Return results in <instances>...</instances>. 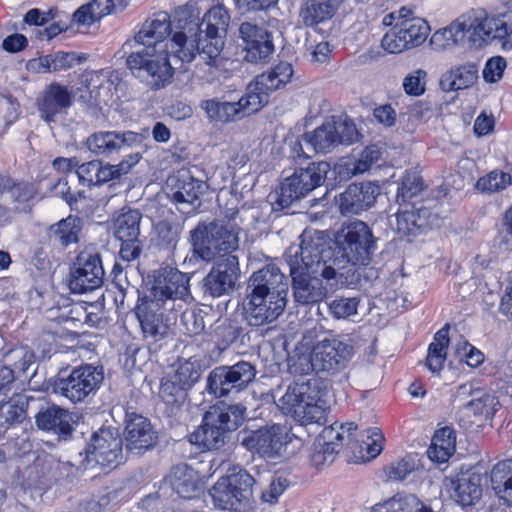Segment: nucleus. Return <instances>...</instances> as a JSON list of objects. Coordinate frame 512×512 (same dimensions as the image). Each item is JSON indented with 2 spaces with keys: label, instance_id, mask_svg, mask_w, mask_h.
I'll list each match as a JSON object with an SVG mask.
<instances>
[{
  "label": "nucleus",
  "instance_id": "obj_44",
  "mask_svg": "<svg viewBox=\"0 0 512 512\" xmlns=\"http://www.w3.org/2000/svg\"><path fill=\"white\" fill-rule=\"evenodd\" d=\"M207 390L210 394L218 398L236 392L227 366L216 367L209 373L207 378Z\"/></svg>",
  "mask_w": 512,
  "mask_h": 512
},
{
  "label": "nucleus",
  "instance_id": "obj_29",
  "mask_svg": "<svg viewBox=\"0 0 512 512\" xmlns=\"http://www.w3.org/2000/svg\"><path fill=\"white\" fill-rule=\"evenodd\" d=\"M432 222V213L425 207H406L396 214L397 232L402 236L416 237L425 233L432 226Z\"/></svg>",
  "mask_w": 512,
  "mask_h": 512
},
{
  "label": "nucleus",
  "instance_id": "obj_26",
  "mask_svg": "<svg viewBox=\"0 0 512 512\" xmlns=\"http://www.w3.org/2000/svg\"><path fill=\"white\" fill-rule=\"evenodd\" d=\"M448 491L457 504L473 506L482 497V477L471 470L461 471L449 480Z\"/></svg>",
  "mask_w": 512,
  "mask_h": 512
},
{
  "label": "nucleus",
  "instance_id": "obj_45",
  "mask_svg": "<svg viewBox=\"0 0 512 512\" xmlns=\"http://www.w3.org/2000/svg\"><path fill=\"white\" fill-rule=\"evenodd\" d=\"M207 390L210 394L218 398L236 392L227 366L216 367L209 373L207 378Z\"/></svg>",
  "mask_w": 512,
  "mask_h": 512
},
{
  "label": "nucleus",
  "instance_id": "obj_54",
  "mask_svg": "<svg viewBox=\"0 0 512 512\" xmlns=\"http://www.w3.org/2000/svg\"><path fill=\"white\" fill-rule=\"evenodd\" d=\"M511 459L498 462L491 471L492 488L502 499V489L507 486V480L510 476Z\"/></svg>",
  "mask_w": 512,
  "mask_h": 512
},
{
  "label": "nucleus",
  "instance_id": "obj_24",
  "mask_svg": "<svg viewBox=\"0 0 512 512\" xmlns=\"http://www.w3.org/2000/svg\"><path fill=\"white\" fill-rule=\"evenodd\" d=\"M125 446L128 453L141 455L156 443V435L150 421L138 414H127Z\"/></svg>",
  "mask_w": 512,
  "mask_h": 512
},
{
  "label": "nucleus",
  "instance_id": "obj_46",
  "mask_svg": "<svg viewBox=\"0 0 512 512\" xmlns=\"http://www.w3.org/2000/svg\"><path fill=\"white\" fill-rule=\"evenodd\" d=\"M201 372L200 360L193 356L178 361L173 378L189 389L199 380Z\"/></svg>",
  "mask_w": 512,
  "mask_h": 512
},
{
  "label": "nucleus",
  "instance_id": "obj_22",
  "mask_svg": "<svg viewBox=\"0 0 512 512\" xmlns=\"http://www.w3.org/2000/svg\"><path fill=\"white\" fill-rule=\"evenodd\" d=\"M239 275L238 256L217 260L204 279L205 291L213 297L222 296L234 288Z\"/></svg>",
  "mask_w": 512,
  "mask_h": 512
},
{
  "label": "nucleus",
  "instance_id": "obj_47",
  "mask_svg": "<svg viewBox=\"0 0 512 512\" xmlns=\"http://www.w3.org/2000/svg\"><path fill=\"white\" fill-rule=\"evenodd\" d=\"M140 160L138 153L129 155L117 165L99 163V185L111 180L119 179L122 175L127 174L133 166Z\"/></svg>",
  "mask_w": 512,
  "mask_h": 512
},
{
  "label": "nucleus",
  "instance_id": "obj_48",
  "mask_svg": "<svg viewBox=\"0 0 512 512\" xmlns=\"http://www.w3.org/2000/svg\"><path fill=\"white\" fill-rule=\"evenodd\" d=\"M232 383L236 392L245 389L256 377V368L247 361H240L234 365L227 366Z\"/></svg>",
  "mask_w": 512,
  "mask_h": 512
},
{
  "label": "nucleus",
  "instance_id": "obj_23",
  "mask_svg": "<svg viewBox=\"0 0 512 512\" xmlns=\"http://www.w3.org/2000/svg\"><path fill=\"white\" fill-rule=\"evenodd\" d=\"M140 142V135L132 131H99L87 138V147L96 156L111 157Z\"/></svg>",
  "mask_w": 512,
  "mask_h": 512
},
{
  "label": "nucleus",
  "instance_id": "obj_41",
  "mask_svg": "<svg viewBox=\"0 0 512 512\" xmlns=\"http://www.w3.org/2000/svg\"><path fill=\"white\" fill-rule=\"evenodd\" d=\"M1 194L4 197H9L16 204L15 209L19 211H26L29 208V202L36 194L34 184L21 182L12 184L9 178L0 179Z\"/></svg>",
  "mask_w": 512,
  "mask_h": 512
},
{
  "label": "nucleus",
  "instance_id": "obj_6",
  "mask_svg": "<svg viewBox=\"0 0 512 512\" xmlns=\"http://www.w3.org/2000/svg\"><path fill=\"white\" fill-rule=\"evenodd\" d=\"M245 407L221 404L211 407L202 424L189 436V441L200 448L212 450L225 444L229 433L244 420Z\"/></svg>",
  "mask_w": 512,
  "mask_h": 512
},
{
  "label": "nucleus",
  "instance_id": "obj_8",
  "mask_svg": "<svg viewBox=\"0 0 512 512\" xmlns=\"http://www.w3.org/2000/svg\"><path fill=\"white\" fill-rule=\"evenodd\" d=\"M285 415H290L301 425L321 423L325 417L321 390L316 379L294 382L276 402Z\"/></svg>",
  "mask_w": 512,
  "mask_h": 512
},
{
  "label": "nucleus",
  "instance_id": "obj_52",
  "mask_svg": "<svg viewBox=\"0 0 512 512\" xmlns=\"http://www.w3.org/2000/svg\"><path fill=\"white\" fill-rule=\"evenodd\" d=\"M187 387L177 383L175 378L171 381L162 383L160 388V395L165 403L170 405H180L186 398Z\"/></svg>",
  "mask_w": 512,
  "mask_h": 512
},
{
  "label": "nucleus",
  "instance_id": "obj_58",
  "mask_svg": "<svg viewBox=\"0 0 512 512\" xmlns=\"http://www.w3.org/2000/svg\"><path fill=\"white\" fill-rule=\"evenodd\" d=\"M25 416V410L12 402H6L0 405V426L8 427L21 422Z\"/></svg>",
  "mask_w": 512,
  "mask_h": 512
},
{
  "label": "nucleus",
  "instance_id": "obj_4",
  "mask_svg": "<svg viewBox=\"0 0 512 512\" xmlns=\"http://www.w3.org/2000/svg\"><path fill=\"white\" fill-rule=\"evenodd\" d=\"M229 22L228 10L220 4L211 7L201 23L180 18L176 27L180 30L172 38L173 53L181 62H191L199 54L210 64L223 49Z\"/></svg>",
  "mask_w": 512,
  "mask_h": 512
},
{
  "label": "nucleus",
  "instance_id": "obj_15",
  "mask_svg": "<svg viewBox=\"0 0 512 512\" xmlns=\"http://www.w3.org/2000/svg\"><path fill=\"white\" fill-rule=\"evenodd\" d=\"M431 31L429 23L424 18L406 19L388 30L381 40L382 48L397 54L421 46Z\"/></svg>",
  "mask_w": 512,
  "mask_h": 512
},
{
  "label": "nucleus",
  "instance_id": "obj_57",
  "mask_svg": "<svg viewBox=\"0 0 512 512\" xmlns=\"http://www.w3.org/2000/svg\"><path fill=\"white\" fill-rule=\"evenodd\" d=\"M333 173L339 181H347L352 177L361 174L358 171L355 156H346L340 158L334 165Z\"/></svg>",
  "mask_w": 512,
  "mask_h": 512
},
{
  "label": "nucleus",
  "instance_id": "obj_49",
  "mask_svg": "<svg viewBox=\"0 0 512 512\" xmlns=\"http://www.w3.org/2000/svg\"><path fill=\"white\" fill-rule=\"evenodd\" d=\"M423 188L421 176L416 171H408L401 179L397 190V201L405 203L418 195Z\"/></svg>",
  "mask_w": 512,
  "mask_h": 512
},
{
  "label": "nucleus",
  "instance_id": "obj_40",
  "mask_svg": "<svg viewBox=\"0 0 512 512\" xmlns=\"http://www.w3.org/2000/svg\"><path fill=\"white\" fill-rule=\"evenodd\" d=\"M141 214L138 210L123 208L113 220V231L120 241L138 240Z\"/></svg>",
  "mask_w": 512,
  "mask_h": 512
},
{
  "label": "nucleus",
  "instance_id": "obj_28",
  "mask_svg": "<svg viewBox=\"0 0 512 512\" xmlns=\"http://www.w3.org/2000/svg\"><path fill=\"white\" fill-rule=\"evenodd\" d=\"M73 93L58 83L50 84L38 101L40 117L46 122L56 121L59 115L66 113L73 103Z\"/></svg>",
  "mask_w": 512,
  "mask_h": 512
},
{
  "label": "nucleus",
  "instance_id": "obj_7",
  "mask_svg": "<svg viewBox=\"0 0 512 512\" xmlns=\"http://www.w3.org/2000/svg\"><path fill=\"white\" fill-rule=\"evenodd\" d=\"M240 228L231 221L216 220L199 224L191 238L195 251L205 261L236 256Z\"/></svg>",
  "mask_w": 512,
  "mask_h": 512
},
{
  "label": "nucleus",
  "instance_id": "obj_60",
  "mask_svg": "<svg viewBox=\"0 0 512 512\" xmlns=\"http://www.w3.org/2000/svg\"><path fill=\"white\" fill-rule=\"evenodd\" d=\"M426 76L427 73L422 69L415 70L407 75L403 80L404 91L412 96H420L423 94L425 91Z\"/></svg>",
  "mask_w": 512,
  "mask_h": 512
},
{
  "label": "nucleus",
  "instance_id": "obj_32",
  "mask_svg": "<svg viewBox=\"0 0 512 512\" xmlns=\"http://www.w3.org/2000/svg\"><path fill=\"white\" fill-rule=\"evenodd\" d=\"M342 0H303L299 8V19L303 25L315 28L330 20Z\"/></svg>",
  "mask_w": 512,
  "mask_h": 512
},
{
  "label": "nucleus",
  "instance_id": "obj_10",
  "mask_svg": "<svg viewBox=\"0 0 512 512\" xmlns=\"http://www.w3.org/2000/svg\"><path fill=\"white\" fill-rule=\"evenodd\" d=\"M77 469L116 468L123 460V442L117 429L102 428L95 432L85 450L79 454Z\"/></svg>",
  "mask_w": 512,
  "mask_h": 512
},
{
  "label": "nucleus",
  "instance_id": "obj_64",
  "mask_svg": "<svg viewBox=\"0 0 512 512\" xmlns=\"http://www.w3.org/2000/svg\"><path fill=\"white\" fill-rule=\"evenodd\" d=\"M99 163L100 161L94 160L78 166L76 173L80 181L88 185H99Z\"/></svg>",
  "mask_w": 512,
  "mask_h": 512
},
{
  "label": "nucleus",
  "instance_id": "obj_16",
  "mask_svg": "<svg viewBox=\"0 0 512 512\" xmlns=\"http://www.w3.org/2000/svg\"><path fill=\"white\" fill-rule=\"evenodd\" d=\"M286 427L272 424L257 430L246 431L241 437V445L254 454L265 459L280 457L289 443Z\"/></svg>",
  "mask_w": 512,
  "mask_h": 512
},
{
  "label": "nucleus",
  "instance_id": "obj_13",
  "mask_svg": "<svg viewBox=\"0 0 512 512\" xmlns=\"http://www.w3.org/2000/svg\"><path fill=\"white\" fill-rule=\"evenodd\" d=\"M104 380L102 367L91 364L74 368L67 377L58 378L53 391L72 403H80L95 395Z\"/></svg>",
  "mask_w": 512,
  "mask_h": 512
},
{
  "label": "nucleus",
  "instance_id": "obj_55",
  "mask_svg": "<svg viewBox=\"0 0 512 512\" xmlns=\"http://www.w3.org/2000/svg\"><path fill=\"white\" fill-rule=\"evenodd\" d=\"M51 58L53 71H61L70 69L85 61L87 56L85 54H77L76 52H57L51 54Z\"/></svg>",
  "mask_w": 512,
  "mask_h": 512
},
{
  "label": "nucleus",
  "instance_id": "obj_18",
  "mask_svg": "<svg viewBox=\"0 0 512 512\" xmlns=\"http://www.w3.org/2000/svg\"><path fill=\"white\" fill-rule=\"evenodd\" d=\"M316 373L335 375L344 370L352 360L355 350L349 341L324 338L312 347Z\"/></svg>",
  "mask_w": 512,
  "mask_h": 512
},
{
  "label": "nucleus",
  "instance_id": "obj_50",
  "mask_svg": "<svg viewBox=\"0 0 512 512\" xmlns=\"http://www.w3.org/2000/svg\"><path fill=\"white\" fill-rule=\"evenodd\" d=\"M512 183V177L510 174L502 171H491L484 177H481L477 183V189L483 192H499L506 189Z\"/></svg>",
  "mask_w": 512,
  "mask_h": 512
},
{
  "label": "nucleus",
  "instance_id": "obj_30",
  "mask_svg": "<svg viewBox=\"0 0 512 512\" xmlns=\"http://www.w3.org/2000/svg\"><path fill=\"white\" fill-rule=\"evenodd\" d=\"M169 182L176 188L172 200L177 205H194L208 188L206 182L196 179L186 170L179 171L176 177L169 178Z\"/></svg>",
  "mask_w": 512,
  "mask_h": 512
},
{
  "label": "nucleus",
  "instance_id": "obj_1",
  "mask_svg": "<svg viewBox=\"0 0 512 512\" xmlns=\"http://www.w3.org/2000/svg\"><path fill=\"white\" fill-rule=\"evenodd\" d=\"M298 246L286 251L295 300L308 304L322 300L345 282L330 264L332 247L323 231L304 230Z\"/></svg>",
  "mask_w": 512,
  "mask_h": 512
},
{
  "label": "nucleus",
  "instance_id": "obj_51",
  "mask_svg": "<svg viewBox=\"0 0 512 512\" xmlns=\"http://www.w3.org/2000/svg\"><path fill=\"white\" fill-rule=\"evenodd\" d=\"M288 369L294 375H306L316 372L313 350L310 353H304L297 348L288 358Z\"/></svg>",
  "mask_w": 512,
  "mask_h": 512
},
{
  "label": "nucleus",
  "instance_id": "obj_9",
  "mask_svg": "<svg viewBox=\"0 0 512 512\" xmlns=\"http://www.w3.org/2000/svg\"><path fill=\"white\" fill-rule=\"evenodd\" d=\"M336 249L330 255V264L337 271L346 263L366 265L376 249L370 227L363 221L354 220L345 225L336 238Z\"/></svg>",
  "mask_w": 512,
  "mask_h": 512
},
{
  "label": "nucleus",
  "instance_id": "obj_39",
  "mask_svg": "<svg viewBox=\"0 0 512 512\" xmlns=\"http://www.w3.org/2000/svg\"><path fill=\"white\" fill-rule=\"evenodd\" d=\"M455 448L456 436L454 430L450 427H443L435 432L427 454L432 461L444 463L454 454Z\"/></svg>",
  "mask_w": 512,
  "mask_h": 512
},
{
  "label": "nucleus",
  "instance_id": "obj_61",
  "mask_svg": "<svg viewBox=\"0 0 512 512\" xmlns=\"http://www.w3.org/2000/svg\"><path fill=\"white\" fill-rule=\"evenodd\" d=\"M415 470V462L410 457H405L397 462L391 463L386 469L390 480H403Z\"/></svg>",
  "mask_w": 512,
  "mask_h": 512
},
{
  "label": "nucleus",
  "instance_id": "obj_20",
  "mask_svg": "<svg viewBox=\"0 0 512 512\" xmlns=\"http://www.w3.org/2000/svg\"><path fill=\"white\" fill-rule=\"evenodd\" d=\"M104 268L98 254L80 253L70 274L69 288L75 294H84L101 287Z\"/></svg>",
  "mask_w": 512,
  "mask_h": 512
},
{
  "label": "nucleus",
  "instance_id": "obj_34",
  "mask_svg": "<svg viewBox=\"0 0 512 512\" xmlns=\"http://www.w3.org/2000/svg\"><path fill=\"white\" fill-rule=\"evenodd\" d=\"M478 79V68L473 63L452 66L440 79L443 91H459L472 87Z\"/></svg>",
  "mask_w": 512,
  "mask_h": 512
},
{
  "label": "nucleus",
  "instance_id": "obj_43",
  "mask_svg": "<svg viewBox=\"0 0 512 512\" xmlns=\"http://www.w3.org/2000/svg\"><path fill=\"white\" fill-rule=\"evenodd\" d=\"M467 392L470 393L471 399L462 406V411L467 416L483 414L494 401L493 397L484 390H471L470 386L462 385L459 389V395L466 394Z\"/></svg>",
  "mask_w": 512,
  "mask_h": 512
},
{
  "label": "nucleus",
  "instance_id": "obj_42",
  "mask_svg": "<svg viewBox=\"0 0 512 512\" xmlns=\"http://www.w3.org/2000/svg\"><path fill=\"white\" fill-rule=\"evenodd\" d=\"M80 226L75 217L69 216L50 227V238L67 247L78 241Z\"/></svg>",
  "mask_w": 512,
  "mask_h": 512
},
{
  "label": "nucleus",
  "instance_id": "obj_38",
  "mask_svg": "<svg viewBox=\"0 0 512 512\" xmlns=\"http://www.w3.org/2000/svg\"><path fill=\"white\" fill-rule=\"evenodd\" d=\"M372 512H436L416 495L397 494L373 506Z\"/></svg>",
  "mask_w": 512,
  "mask_h": 512
},
{
  "label": "nucleus",
  "instance_id": "obj_19",
  "mask_svg": "<svg viewBox=\"0 0 512 512\" xmlns=\"http://www.w3.org/2000/svg\"><path fill=\"white\" fill-rule=\"evenodd\" d=\"M264 101L265 96L251 95L246 89L245 95L237 102L208 99L202 101L200 107L211 121L228 123L257 112L263 107Z\"/></svg>",
  "mask_w": 512,
  "mask_h": 512
},
{
  "label": "nucleus",
  "instance_id": "obj_37",
  "mask_svg": "<svg viewBox=\"0 0 512 512\" xmlns=\"http://www.w3.org/2000/svg\"><path fill=\"white\" fill-rule=\"evenodd\" d=\"M449 345V324H446L434 335L433 341L428 346L425 367L435 375H439L444 368L447 359Z\"/></svg>",
  "mask_w": 512,
  "mask_h": 512
},
{
  "label": "nucleus",
  "instance_id": "obj_63",
  "mask_svg": "<svg viewBox=\"0 0 512 512\" xmlns=\"http://www.w3.org/2000/svg\"><path fill=\"white\" fill-rule=\"evenodd\" d=\"M139 326L144 337L150 338L154 342L162 340L169 333L167 322H139Z\"/></svg>",
  "mask_w": 512,
  "mask_h": 512
},
{
  "label": "nucleus",
  "instance_id": "obj_56",
  "mask_svg": "<svg viewBox=\"0 0 512 512\" xmlns=\"http://www.w3.org/2000/svg\"><path fill=\"white\" fill-rule=\"evenodd\" d=\"M507 67L506 60L501 56H494L489 58L482 71V76L487 83L498 82Z\"/></svg>",
  "mask_w": 512,
  "mask_h": 512
},
{
  "label": "nucleus",
  "instance_id": "obj_21",
  "mask_svg": "<svg viewBox=\"0 0 512 512\" xmlns=\"http://www.w3.org/2000/svg\"><path fill=\"white\" fill-rule=\"evenodd\" d=\"M240 37L245 44V59L250 63L266 62L274 53L271 34L264 28L250 22L239 27Z\"/></svg>",
  "mask_w": 512,
  "mask_h": 512
},
{
  "label": "nucleus",
  "instance_id": "obj_5",
  "mask_svg": "<svg viewBox=\"0 0 512 512\" xmlns=\"http://www.w3.org/2000/svg\"><path fill=\"white\" fill-rule=\"evenodd\" d=\"M250 303L258 310L256 318L276 320L286 307L288 283L276 264H267L249 280Z\"/></svg>",
  "mask_w": 512,
  "mask_h": 512
},
{
  "label": "nucleus",
  "instance_id": "obj_33",
  "mask_svg": "<svg viewBox=\"0 0 512 512\" xmlns=\"http://www.w3.org/2000/svg\"><path fill=\"white\" fill-rule=\"evenodd\" d=\"M162 297H156L152 293V297H144L138 300L135 307V315L138 320H189L193 313L187 310L183 311L180 315L178 310H167L163 308Z\"/></svg>",
  "mask_w": 512,
  "mask_h": 512
},
{
  "label": "nucleus",
  "instance_id": "obj_14",
  "mask_svg": "<svg viewBox=\"0 0 512 512\" xmlns=\"http://www.w3.org/2000/svg\"><path fill=\"white\" fill-rule=\"evenodd\" d=\"M330 164L326 161L312 162L306 168H300L285 178L280 185L278 202L282 206H289L295 200L320 186L330 171Z\"/></svg>",
  "mask_w": 512,
  "mask_h": 512
},
{
  "label": "nucleus",
  "instance_id": "obj_25",
  "mask_svg": "<svg viewBox=\"0 0 512 512\" xmlns=\"http://www.w3.org/2000/svg\"><path fill=\"white\" fill-rule=\"evenodd\" d=\"M379 194V186L371 182L349 185L336 197V204L342 215L359 214L369 209Z\"/></svg>",
  "mask_w": 512,
  "mask_h": 512
},
{
  "label": "nucleus",
  "instance_id": "obj_11",
  "mask_svg": "<svg viewBox=\"0 0 512 512\" xmlns=\"http://www.w3.org/2000/svg\"><path fill=\"white\" fill-rule=\"evenodd\" d=\"M254 478L245 470L218 479L210 490L213 503L222 510L243 511L249 506Z\"/></svg>",
  "mask_w": 512,
  "mask_h": 512
},
{
  "label": "nucleus",
  "instance_id": "obj_59",
  "mask_svg": "<svg viewBox=\"0 0 512 512\" xmlns=\"http://www.w3.org/2000/svg\"><path fill=\"white\" fill-rule=\"evenodd\" d=\"M5 359L16 369L25 372L34 361V355L25 347H19L6 353Z\"/></svg>",
  "mask_w": 512,
  "mask_h": 512
},
{
  "label": "nucleus",
  "instance_id": "obj_35",
  "mask_svg": "<svg viewBox=\"0 0 512 512\" xmlns=\"http://www.w3.org/2000/svg\"><path fill=\"white\" fill-rule=\"evenodd\" d=\"M343 434L334 426L325 427L315 445L312 460L315 465L330 464L342 447Z\"/></svg>",
  "mask_w": 512,
  "mask_h": 512
},
{
  "label": "nucleus",
  "instance_id": "obj_31",
  "mask_svg": "<svg viewBox=\"0 0 512 512\" xmlns=\"http://www.w3.org/2000/svg\"><path fill=\"white\" fill-rule=\"evenodd\" d=\"M72 423V414L59 406L48 407L36 415V425L39 429L52 432L64 439L72 434Z\"/></svg>",
  "mask_w": 512,
  "mask_h": 512
},
{
  "label": "nucleus",
  "instance_id": "obj_12",
  "mask_svg": "<svg viewBox=\"0 0 512 512\" xmlns=\"http://www.w3.org/2000/svg\"><path fill=\"white\" fill-rule=\"evenodd\" d=\"M358 139L355 124L348 119L334 118L303 135V141L311 153H327L340 144H352Z\"/></svg>",
  "mask_w": 512,
  "mask_h": 512
},
{
  "label": "nucleus",
  "instance_id": "obj_2",
  "mask_svg": "<svg viewBox=\"0 0 512 512\" xmlns=\"http://www.w3.org/2000/svg\"><path fill=\"white\" fill-rule=\"evenodd\" d=\"M180 18L179 16L174 27L167 12L156 13L147 19L135 36L136 42L144 48L127 57V67L153 89L164 88L172 80L174 68L170 62V54L180 60L173 53L172 47L173 34Z\"/></svg>",
  "mask_w": 512,
  "mask_h": 512
},
{
  "label": "nucleus",
  "instance_id": "obj_27",
  "mask_svg": "<svg viewBox=\"0 0 512 512\" xmlns=\"http://www.w3.org/2000/svg\"><path fill=\"white\" fill-rule=\"evenodd\" d=\"M293 73V67L290 63L280 62L269 71L258 75L248 85L247 90L251 95L265 96V101L263 102V106H265L269 101L270 92L278 90L289 83Z\"/></svg>",
  "mask_w": 512,
  "mask_h": 512
},
{
  "label": "nucleus",
  "instance_id": "obj_17",
  "mask_svg": "<svg viewBox=\"0 0 512 512\" xmlns=\"http://www.w3.org/2000/svg\"><path fill=\"white\" fill-rule=\"evenodd\" d=\"M152 293L164 299V309L176 310L177 307V310H182L190 297L189 277L176 268H162L155 276Z\"/></svg>",
  "mask_w": 512,
  "mask_h": 512
},
{
  "label": "nucleus",
  "instance_id": "obj_3",
  "mask_svg": "<svg viewBox=\"0 0 512 512\" xmlns=\"http://www.w3.org/2000/svg\"><path fill=\"white\" fill-rule=\"evenodd\" d=\"M466 36L473 43L499 40L503 50H512V11L489 14L484 9H470L434 31L429 43L433 50L442 52L460 46Z\"/></svg>",
  "mask_w": 512,
  "mask_h": 512
},
{
  "label": "nucleus",
  "instance_id": "obj_53",
  "mask_svg": "<svg viewBox=\"0 0 512 512\" xmlns=\"http://www.w3.org/2000/svg\"><path fill=\"white\" fill-rule=\"evenodd\" d=\"M359 302L357 297L335 299L329 304V310L335 318L345 319L357 313Z\"/></svg>",
  "mask_w": 512,
  "mask_h": 512
},
{
  "label": "nucleus",
  "instance_id": "obj_62",
  "mask_svg": "<svg viewBox=\"0 0 512 512\" xmlns=\"http://www.w3.org/2000/svg\"><path fill=\"white\" fill-rule=\"evenodd\" d=\"M381 157V151L376 145L367 146L360 154L355 156L358 171H368Z\"/></svg>",
  "mask_w": 512,
  "mask_h": 512
},
{
  "label": "nucleus",
  "instance_id": "obj_36",
  "mask_svg": "<svg viewBox=\"0 0 512 512\" xmlns=\"http://www.w3.org/2000/svg\"><path fill=\"white\" fill-rule=\"evenodd\" d=\"M169 481L173 490L181 497L189 499L199 488L198 473L187 464L175 465L169 474Z\"/></svg>",
  "mask_w": 512,
  "mask_h": 512
}]
</instances>
